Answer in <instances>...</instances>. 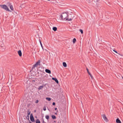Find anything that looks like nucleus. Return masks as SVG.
Here are the masks:
<instances>
[{"mask_svg": "<svg viewBox=\"0 0 123 123\" xmlns=\"http://www.w3.org/2000/svg\"><path fill=\"white\" fill-rule=\"evenodd\" d=\"M45 118L46 119L48 120H49V115H46L45 116Z\"/></svg>", "mask_w": 123, "mask_h": 123, "instance_id": "6ab92c4d", "label": "nucleus"}, {"mask_svg": "<svg viewBox=\"0 0 123 123\" xmlns=\"http://www.w3.org/2000/svg\"><path fill=\"white\" fill-rule=\"evenodd\" d=\"M36 123H40V122L39 120L38 119H37L36 120Z\"/></svg>", "mask_w": 123, "mask_h": 123, "instance_id": "f3484780", "label": "nucleus"}, {"mask_svg": "<svg viewBox=\"0 0 123 123\" xmlns=\"http://www.w3.org/2000/svg\"><path fill=\"white\" fill-rule=\"evenodd\" d=\"M7 5L8 6H10L12 5L11 3L9 2H8L7 4Z\"/></svg>", "mask_w": 123, "mask_h": 123, "instance_id": "aec40b11", "label": "nucleus"}, {"mask_svg": "<svg viewBox=\"0 0 123 123\" xmlns=\"http://www.w3.org/2000/svg\"><path fill=\"white\" fill-rule=\"evenodd\" d=\"M113 51L115 52L116 53H117V51H115V50H113Z\"/></svg>", "mask_w": 123, "mask_h": 123, "instance_id": "c756f323", "label": "nucleus"}, {"mask_svg": "<svg viewBox=\"0 0 123 123\" xmlns=\"http://www.w3.org/2000/svg\"><path fill=\"white\" fill-rule=\"evenodd\" d=\"M57 28L56 27H54L53 28V30L55 31L57 30Z\"/></svg>", "mask_w": 123, "mask_h": 123, "instance_id": "dca6fc26", "label": "nucleus"}, {"mask_svg": "<svg viewBox=\"0 0 123 123\" xmlns=\"http://www.w3.org/2000/svg\"><path fill=\"white\" fill-rule=\"evenodd\" d=\"M55 102H53V103H52V105H55Z\"/></svg>", "mask_w": 123, "mask_h": 123, "instance_id": "c85d7f7f", "label": "nucleus"}, {"mask_svg": "<svg viewBox=\"0 0 123 123\" xmlns=\"http://www.w3.org/2000/svg\"><path fill=\"white\" fill-rule=\"evenodd\" d=\"M43 87L44 86H40L38 87V89L39 90H40L42 89Z\"/></svg>", "mask_w": 123, "mask_h": 123, "instance_id": "4468645a", "label": "nucleus"}, {"mask_svg": "<svg viewBox=\"0 0 123 123\" xmlns=\"http://www.w3.org/2000/svg\"><path fill=\"white\" fill-rule=\"evenodd\" d=\"M10 9L12 10H13V6L12 5L10 6Z\"/></svg>", "mask_w": 123, "mask_h": 123, "instance_id": "5701e85b", "label": "nucleus"}, {"mask_svg": "<svg viewBox=\"0 0 123 123\" xmlns=\"http://www.w3.org/2000/svg\"><path fill=\"white\" fill-rule=\"evenodd\" d=\"M76 41V40L75 38H74L73 39V43H75Z\"/></svg>", "mask_w": 123, "mask_h": 123, "instance_id": "412c9836", "label": "nucleus"}, {"mask_svg": "<svg viewBox=\"0 0 123 123\" xmlns=\"http://www.w3.org/2000/svg\"><path fill=\"white\" fill-rule=\"evenodd\" d=\"M52 118L53 119H55L56 118V117L54 115H52L51 116Z\"/></svg>", "mask_w": 123, "mask_h": 123, "instance_id": "a211bd4d", "label": "nucleus"}, {"mask_svg": "<svg viewBox=\"0 0 123 123\" xmlns=\"http://www.w3.org/2000/svg\"><path fill=\"white\" fill-rule=\"evenodd\" d=\"M39 41L40 42V43H41V40L40 39H39Z\"/></svg>", "mask_w": 123, "mask_h": 123, "instance_id": "2f4dec72", "label": "nucleus"}, {"mask_svg": "<svg viewBox=\"0 0 123 123\" xmlns=\"http://www.w3.org/2000/svg\"><path fill=\"white\" fill-rule=\"evenodd\" d=\"M32 82H35V80H32Z\"/></svg>", "mask_w": 123, "mask_h": 123, "instance_id": "7c9ffc66", "label": "nucleus"}, {"mask_svg": "<svg viewBox=\"0 0 123 123\" xmlns=\"http://www.w3.org/2000/svg\"><path fill=\"white\" fill-rule=\"evenodd\" d=\"M48 110H49V111H50L49 110V109H48Z\"/></svg>", "mask_w": 123, "mask_h": 123, "instance_id": "4c0bfd02", "label": "nucleus"}, {"mask_svg": "<svg viewBox=\"0 0 123 123\" xmlns=\"http://www.w3.org/2000/svg\"><path fill=\"white\" fill-rule=\"evenodd\" d=\"M37 64L36 63L34 65L32 68V70H33L35 68L37 67Z\"/></svg>", "mask_w": 123, "mask_h": 123, "instance_id": "f8f14e48", "label": "nucleus"}, {"mask_svg": "<svg viewBox=\"0 0 123 123\" xmlns=\"http://www.w3.org/2000/svg\"><path fill=\"white\" fill-rule=\"evenodd\" d=\"M86 70H87V72H88V74H89V75L91 77V78L92 79L93 76H92V74H91V73H90L89 71L88 70V69L87 68H86Z\"/></svg>", "mask_w": 123, "mask_h": 123, "instance_id": "6e6552de", "label": "nucleus"}, {"mask_svg": "<svg viewBox=\"0 0 123 123\" xmlns=\"http://www.w3.org/2000/svg\"><path fill=\"white\" fill-rule=\"evenodd\" d=\"M29 123H32L30 121V120H29Z\"/></svg>", "mask_w": 123, "mask_h": 123, "instance_id": "c9c22d12", "label": "nucleus"}, {"mask_svg": "<svg viewBox=\"0 0 123 123\" xmlns=\"http://www.w3.org/2000/svg\"><path fill=\"white\" fill-rule=\"evenodd\" d=\"M45 71L46 73H48L49 74H50L51 73L50 70L49 69H46Z\"/></svg>", "mask_w": 123, "mask_h": 123, "instance_id": "9d476101", "label": "nucleus"}, {"mask_svg": "<svg viewBox=\"0 0 123 123\" xmlns=\"http://www.w3.org/2000/svg\"><path fill=\"white\" fill-rule=\"evenodd\" d=\"M18 53L20 57H21L22 55V53L21 50H19L18 51Z\"/></svg>", "mask_w": 123, "mask_h": 123, "instance_id": "1a4fd4ad", "label": "nucleus"}, {"mask_svg": "<svg viewBox=\"0 0 123 123\" xmlns=\"http://www.w3.org/2000/svg\"><path fill=\"white\" fill-rule=\"evenodd\" d=\"M38 100H37L35 102V103H38Z\"/></svg>", "mask_w": 123, "mask_h": 123, "instance_id": "cd10ccee", "label": "nucleus"}, {"mask_svg": "<svg viewBox=\"0 0 123 123\" xmlns=\"http://www.w3.org/2000/svg\"><path fill=\"white\" fill-rule=\"evenodd\" d=\"M40 44L41 46V47H42V49H43V50H44L43 48V45H42V43L41 42V43H40Z\"/></svg>", "mask_w": 123, "mask_h": 123, "instance_id": "bb28decb", "label": "nucleus"}, {"mask_svg": "<svg viewBox=\"0 0 123 123\" xmlns=\"http://www.w3.org/2000/svg\"><path fill=\"white\" fill-rule=\"evenodd\" d=\"M36 112V110H34V112Z\"/></svg>", "mask_w": 123, "mask_h": 123, "instance_id": "f704fd0d", "label": "nucleus"}, {"mask_svg": "<svg viewBox=\"0 0 123 123\" xmlns=\"http://www.w3.org/2000/svg\"><path fill=\"white\" fill-rule=\"evenodd\" d=\"M70 15H71V14H70Z\"/></svg>", "mask_w": 123, "mask_h": 123, "instance_id": "58836bf2", "label": "nucleus"}, {"mask_svg": "<svg viewBox=\"0 0 123 123\" xmlns=\"http://www.w3.org/2000/svg\"><path fill=\"white\" fill-rule=\"evenodd\" d=\"M30 119L31 121L33 122H35L34 117H33L32 114H31L30 115Z\"/></svg>", "mask_w": 123, "mask_h": 123, "instance_id": "39448f33", "label": "nucleus"}, {"mask_svg": "<svg viewBox=\"0 0 123 123\" xmlns=\"http://www.w3.org/2000/svg\"><path fill=\"white\" fill-rule=\"evenodd\" d=\"M58 112V111H57V112L56 113H55V114H56V115H57V113Z\"/></svg>", "mask_w": 123, "mask_h": 123, "instance_id": "72a5a7b5", "label": "nucleus"}, {"mask_svg": "<svg viewBox=\"0 0 123 123\" xmlns=\"http://www.w3.org/2000/svg\"><path fill=\"white\" fill-rule=\"evenodd\" d=\"M102 116L103 119L106 122H107L108 121V120L106 117L105 115V114H103L102 115Z\"/></svg>", "mask_w": 123, "mask_h": 123, "instance_id": "20e7f679", "label": "nucleus"}, {"mask_svg": "<svg viewBox=\"0 0 123 123\" xmlns=\"http://www.w3.org/2000/svg\"><path fill=\"white\" fill-rule=\"evenodd\" d=\"M46 99L48 101H50L51 100V98H50L47 97L46 98Z\"/></svg>", "mask_w": 123, "mask_h": 123, "instance_id": "4be33fe9", "label": "nucleus"}, {"mask_svg": "<svg viewBox=\"0 0 123 123\" xmlns=\"http://www.w3.org/2000/svg\"><path fill=\"white\" fill-rule=\"evenodd\" d=\"M0 49L2 51H4L5 50V47L3 43H2V44H1Z\"/></svg>", "mask_w": 123, "mask_h": 123, "instance_id": "7ed1b4c3", "label": "nucleus"}, {"mask_svg": "<svg viewBox=\"0 0 123 123\" xmlns=\"http://www.w3.org/2000/svg\"><path fill=\"white\" fill-rule=\"evenodd\" d=\"M60 17L62 20H67L68 21H71L72 20L74 16H73L72 18H68V16L66 13H63L61 15Z\"/></svg>", "mask_w": 123, "mask_h": 123, "instance_id": "f257e3e1", "label": "nucleus"}, {"mask_svg": "<svg viewBox=\"0 0 123 123\" xmlns=\"http://www.w3.org/2000/svg\"><path fill=\"white\" fill-rule=\"evenodd\" d=\"M40 60H38L37 62H36V64L37 65H40Z\"/></svg>", "mask_w": 123, "mask_h": 123, "instance_id": "2eb2a0df", "label": "nucleus"}, {"mask_svg": "<svg viewBox=\"0 0 123 123\" xmlns=\"http://www.w3.org/2000/svg\"><path fill=\"white\" fill-rule=\"evenodd\" d=\"M42 121L43 123H46V122L44 121V119H43V118H42Z\"/></svg>", "mask_w": 123, "mask_h": 123, "instance_id": "393cba45", "label": "nucleus"}, {"mask_svg": "<svg viewBox=\"0 0 123 123\" xmlns=\"http://www.w3.org/2000/svg\"><path fill=\"white\" fill-rule=\"evenodd\" d=\"M122 78L123 79V76L122 77Z\"/></svg>", "mask_w": 123, "mask_h": 123, "instance_id": "e433bc0d", "label": "nucleus"}, {"mask_svg": "<svg viewBox=\"0 0 123 123\" xmlns=\"http://www.w3.org/2000/svg\"><path fill=\"white\" fill-rule=\"evenodd\" d=\"M31 111H29V110H28L27 112V114L26 118L28 120H29V116L30 114Z\"/></svg>", "mask_w": 123, "mask_h": 123, "instance_id": "423d86ee", "label": "nucleus"}, {"mask_svg": "<svg viewBox=\"0 0 123 123\" xmlns=\"http://www.w3.org/2000/svg\"><path fill=\"white\" fill-rule=\"evenodd\" d=\"M55 110H56L57 109V108H55Z\"/></svg>", "mask_w": 123, "mask_h": 123, "instance_id": "473e14b6", "label": "nucleus"}, {"mask_svg": "<svg viewBox=\"0 0 123 123\" xmlns=\"http://www.w3.org/2000/svg\"><path fill=\"white\" fill-rule=\"evenodd\" d=\"M43 110L44 111H45L46 110V108L45 106H44L43 108Z\"/></svg>", "mask_w": 123, "mask_h": 123, "instance_id": "a878e982", "label": "nucleus"}, {"mask_svg": "<svg viewBox=\"0 0 123 123\" xmlns=\"http://www.w3.org/2000/svg\"><path fill=\"white\" fill-rule=\"evenodd\" d=\"M0 6L2 8H3L5 10H6V11H7L9 12H11V11L9 9L7 6L5 5H0Z\"/></svg>", "mask_w": 123, "mask_h": 123, "instance_id": "f03ea898", "label": "nucleus"}, {"mask_svg": "<svg viewBox=\"0 0 123 123\" xmlns=\"http://www.w3.org/2000/svg\"><path fill=\"white\" fill-rule=\"evenodd\" d=\"M79 31L80 32L81 34H82L83 33V31L81 29H80L79 30Z\"/></svg>", "mask_w": 123, "mask_h": 123, "instance_id": "b1692460", "label": "nucleus"}, {"mask_svg": "<svg viewBox=\"0 0 123 123\" xmlns=\"http://www.w3.org/2000/svg\"><path fill=\"white\" fill-rule=\"evenodd\" d=\"M52 79L53 80H54L56 83L57 84L58 83V81L56 78H55L53 77L52 78Z\"/></svg>", "mask_w": 123, "mask_h": 123, "instance_id": "0eeeda50", "label": "nucleus"}, {"mask_svg": "<svg viewBox=\"0 0 123 123\" xmlns=\"http://www.w3.org/2000/svg\"><path fill=\"white\" fill-rule=\"evenodd\" d=\"M117 123H121V122L119 118H117L116 121Z\"/></svg>", "mask_w": 123, "mask_h": 123, "instance_id": "9b49d317", "label": "nucleus"}, {"mask_svg": "<svg viewBox=\"0 0 123 123\" xmlns=\"http://www.w3.org/2000/svg\"><path fill=\"white\" fill-rule=\"evenodd\" d=\"M63 65L65 67H66L67 66V65L66 62H63Z\"/></svg>", "mask_w": 123, "mask_h": 123, "instance_id": "ddd939ff", "label": "nucleus"}]
</instances>
